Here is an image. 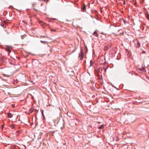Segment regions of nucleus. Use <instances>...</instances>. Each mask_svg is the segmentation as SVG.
Returning <instances> with one entry per match:
<instances>
[{
  "label": "nucleus",
  "mask_w": 149,
  "mask_h": 149,
  "mask_svg": "<svg viewBox=\"0 0 149 149\" xmlns=\"http://www.w3.org/2000/svg\"><path fill=\"white\" fill-rule=\"evenodd\" d=\"M137 70L138 71L141 73L142 72H144L145 71V69L143 67L141 68H138L137 69Z\"/></svg>",
  "instance_id": "nucleus-1"
},
{
  "label": "nucleus",
  "mask_w": 149,
  "mask_h": 149,
  "mask_svg": "<svg viewBox=\"0 0 149 149\" xmlns=\"http://www.w3.org/2000/svg\"><path fill=\"white\" fill-rule=\"evenodd\" d=\"M31 4L32 5V7L33 8V9L34 10H35L36 11H38V10H37L36 9L34 8V5H36V3L35 2H31Z\"/></svg>",
  "instance_id": "nucleus-2"
},
{
  "label": "nucleus",
  "mask_w": 149,
  "mask_h": 149,
  "mask_svg": "<svg viewBox=\"0 0 149 149\" xmlns=\"http://www.w3.org/2000/svg\"><path fill=\"white\" fill-rule=\"evenodd\" d=\"M111 47V45H106L104 48V50H108L109 48H110Z\"/></svg>",
  "instance_id": "nucleus-3"
},
{
  "label": "nucleus",
  "mask_w": 149,
  "mask_h": 149,
  "mask_svg": "<svg viewBox=\"0 0 149 149\" xmlns=\"http://www.w3.org/2000/svg\"><path fill=\"white\" fill-rule=\"evenodd\" d=\"M81 9L83 12L86 11V7L85 4H84L82 7Z\"/></svg>",
  "instance_id": "nucleus-4"
},
{
  "label": "nucleus",
  "mask_w": 149,
  "mask_h": 149,
  "mask_svg": "<svg viewBox=\"0 0 149 149\" xmlns=\"http://www.w3.org/2000/svg\"><path fill=\"white\" fill-rule=\"evenodd\" d=\"M7 116L9 118H11L13 117V115L11 113H9L8 114Z\"/></svg>",
  "instance_id": "nucleus-5"
},
{
  "label": "nucleus",
  "mask_w": 149,
  "mask_h": 149,
  "mask_svg": "<svg viewBox=\"0 0 149 149\" xmlns=\"http://www.w3.org/2000/svg\"><path fill=\"white\" fill-rule=\"evenodd\" d=\"M93 35L96 36H98L97 33L96 31H95L94 32Z\"/></svg>",
  "instance_id": "nucleus-6"
},
{
  "label": "nucleus",
  "mask_w": 149,
  "mask_h": 149,
  "mask_svg": "<svg viewBox=\"0 0 149 149\" xmlns=\"http://www.w3.org/2000/svg\"><path fill=\"white\" fill-rule=\"evenodd\" d=\"M26 36V35H24L22 36H21V38L22 39H23Z\"/></svg>",
  "instance_id": "nucleus-7"
},
{
  "label": "nucleus",
  "mask_w": 149,
  "mask_h": 149,
  "mask_svg": "<svg viewBox=\"0 0 149 149\" xmlns=\"http://www.w3.org/2000/svg\"><path fill=\"white\" fill-rule=\"evenodd\" d=\"M140 46V42H138L137 43V45L136 46V47H139Z\"/></svg>",
  "instance_id": "nucleus-8"
},
{
  "label": "nucleus",
  "mask_w": 149,
  "mask_h": 149,
  "mask_svg": "<svg viewBox=\"0 0 149 149\" xmlns=\"http://www.w3.org/2000/svg\"><path fill=\"white\" fill-rule=\"evenodd\" d=\"M10 127H12L13 129L15 128V126L13 124H11Z\"/></svg>",
  "instance_id": "nucleus-9"
},
{
  "label": "nucleus",
  "mask_w": 149,
  "mask_h": 149,
  "mask_svg": "<svg viewBox=\"0 0 149 149\" xmlns=\"http://www.w3.org/2000/svg\"><path fill=\"white\" fill-rule=\"evenodd\" d=\"M22 22H23L26 25H27V22H26V21H25L24 20H23Z\"/></svg>",
  "instance_id": "nucleus-10"
},
{
  "label": "nucleus",
  "mask_w": 149,
  "mask_h": 149,
  "mask_svg": "<svg viewBox=\"0 0 149 149\" xmlns=\"http://www.w3.org/2000/svg\"><path fill=\"white\" fill-rule=\"evenodd\" d=\"M29 113H31L33 111V110L32 109H31L29 110Z\"/></svg>",
  "instance_id": "nucleus-11"
},
{
  "label": "nucleus",
  "mask_w": 149,
  "mask_h": 149,
  "mask_svg": "<svg viewBox=\"0 0 149 149\" xmlns=\"http://www.w3.org/2000/svg\"><path fill=\"white\" fill-rule=\"evenodd\" d=\"M103 125H101L99 127V129H102L103 128Z\"/></svg>",
  "instance_id": "nucleus-12"
},
{
  "label": "nucleus",
  "mask_w": 149,
  "mask_h": 149,
  "mask_svg": "<svg viewBox=\"0 0 149 149\" xmlns=\"http://www.w3.org/2000/svg\"><path fill=\"white\" fill-rule=\"evenodd\" d=\"M93 62H92V61H90V66H91L93 64Z\"/></svg>",
  "instance_id": "nucleus-13"
},
{
  "label": "nucleus",
  "mask_w": 149,
  "mask_h": 149,
  "mask_svg": "<svg viewBox=\"0 0 149 149\" xmlns=\"http://www.w3.org/2000/svg\"><path fill=\"white\" fill-rule=\"evenodd\" d=\"M20 132V131H17L16 132V134L17 135Z\"/></svg>",
  "instance_id": "nucleus-14"
},
{
  "label": "nucleus",
  "mask_w": 149,
  "mask_h": 149,
  "mask_svg": "<svg viewBox=\"0 0 149 149\" xmlns=\"http://www.w3.org/2000/svg\"><path fill=\"white\" fill-rule=\"evenodd\" d=\"M51 31H56V30L55 29H51Z\"/></svg>",
  "instance_id": "nucleus-15"
},
{
  "label": "nucleus",
  "mask_w": 149,
  "mask_h": 149,
  "mask_svg": "<svg viewBox=\"0 0 149 149\" xmlns=\"http://www.w3.org/2000/svg\"><path fill=\"white\" fill-rule=\"evenodd\" d=\"M12 107H15V104H12Z\"/></svg>",
  "instance_id": "nucleus-16"
},
{
  "label": "nucleus",
  "mask_w": 149,
  "mask_h": 149,
  "mask_svg": "<svg viewBox=\"0 0 149 149\" xmlns=\"http://www.w3.org/2000/svg\"><path fill=\"white\" fill-rule=\"evenodd\" d=\"M142 53L143 54H145V53H146V52L145 51H142Z\"/></svg>",
  "instance_id": "nucleus-17"
},
{
  "label": "nucleus",
  "mask_w": 149,
  "mask_h": 149,
  "mask_svg": "<svg viewBox=\"0 0 149 149\" xmlns=\"http://www.w3.org/2000/svg\"><path fill=\"white\" fill-rule=\"evenodd\" d=\"M84 55V54L83 53H82L81 54V56H82V57H83V56Z\"/></svg>",
  "instance_id": "nucleus-18"
},
{
  "label": "nucleus",
  "mask_w": 149,
  "mask_h": 149,
  "mask_svg": "<svg viewBox=\"0 0 149 149\" xmlns=\"http://www.w3.org/2000/svg\"><path fill=\"white\" fill-rule=\"evenodd\" d=\"M125 1H123V4L124 5H125Z\"/></svg>",
  "instance_id": "nucleus-19"
},
{
  "label": "nucleus",
  "mask_w": 149,
  "mask_h": 149,
  "mask_svg": "<svg viewBox=\"0 0 149 149\" xmlns=\"http://www.w3.org/2000/svg\"><path fill=\"white\" fill-rule=\"evenodd\" d=\"M147 19H148L149 18V16H147Z\"/></svg>",
  "instance_id": "nucleus-20"
},
{
  "label": "nucleus",
  "mask_w": 149,
  "mask_h": 149,
  "mask_svg": "<svg viewBox=\"0 0 149 149\" xmlns=\"http://www.w3.org/2000/svg\"><path fill=\"white\" fill-rule=\"evenodd\" d=\"M8 51L10 52H11V50L10 49H8Z\"/></svg>",
  "instance_id": "nucleus-21"
},
{
  "label": "nucleus",
  "mask_w": 149,
  "mask_h": 149,
  "mask_svg": "<svg viewBox=\"0 0 149 149\" xmlns=\"http://www.w3.org/2000/svg\"><path fill=\"white\" fill-rule=\"evenodd\" d=\"M100 70H101V69H99V72H100Z\"/></svg>",
  "instance_id": "nucleus-22"
},
{
  "label": "nucleus",
  "mask_w": 149,
  "mask_h": 149,
  "mask_svg": "<svg viewBox=\"0 0 149 149\" xmlns=\"http://www.w3.org/2000/svg\"><path fill=\"white\" fill-rule=\"evenodd\" d=\"M41 42H42V41H41Z\"/></svg>",
  "instance_id": "nucleus-23"
},
{
  "label": "nucleus",
  "mask_w": 149,
  "mask_h": 149,
  "mask_svg": "<svg viewBox=\"0 0 149 149\" xmlns=\"http://www.w3.org/2000/svg\"><path fill=\"white\" fill-rule=\"evenodd\" d=\"M148 73H149V72Z\"/></svg>",
  "instance_id": "nucleus-24"
}]
</instances>
